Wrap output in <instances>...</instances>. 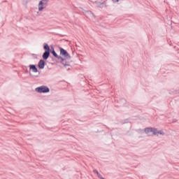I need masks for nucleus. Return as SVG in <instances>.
<instances>
[{
    "mask_svg": "<svg viewBox=\"0 0 179 179\" xmlns=\"http://www.w3.org/2000/svg\"><path fill=\"white\" fill-rule=\"evenodd\" d=\"M50 52L55 57V58H57L59 59V62L62 64L64 66H66V64L64 63V59L61 56H58L57 52H55V50H54V48L52 46L50 47L48 44L45 45V59H48V57H50Z\"/></svg>",
    "mask_w": 179,
    "mask_h": 179,
    "instance_id": "1",
    "label": "nucleus"
},
{
    "mask_svg": "<svg viewBox=\"0 0 179 179\" xmlns=\"http://www.w3.org/2000/svg\"><path fill=\"white\" fill-rule=\"evenodd\" d=\"M60 55H62V57H64V62L65 59H71V55L68 54V52L65 50L64 48H60Z\"/></svg>",
    "mask_w": 179,
    "mask_h": 179,
    "instance_id": "2",
    "label": "nucleus"
},
{
    "mask_svg": "<svg viewBox=\"0 0 179 179\" xmlns=\"http://www.w3.org/2000/svg\"><path fill=\"white\" fill-rule=\"evenodd\" d=\"M152 135H155V136H159V135H165L164 131L162 129H158L156 128H153L152 130Z\"/></svg>",
    "mask_w": 179,
    "mask_h": 179,
    "instance_id": "3",
    "label": "nucleus"
},
{
    "mask_svg": "<svg viewBox=\"0 0 179 179\" xmlns=\"http://www.w3.org/2000/svg\"><path fill=\"white\" fill-rule=\"evenodd\" d=\"M35 92H36V93H45V86L43 85V86L36 87L35 89Z\"/></svg>",
    "mask_w": 179,
    "mask_h": 179,
    "instance_id": "4",
    "label": "nucleus"
},
{
    "mask_svg": "<svg viewBox=\"0 0 179 179\" xmlns=\"http://www.w3.org/2000/svg\"><path fill=\"white\" fill-rule=\"evenodd\" d=\"M85 15L86 17H88V19H94V17H96L92 11H85Z\"/></svg>",
    "mask_w": 179,
    "mask_h": 179,
    "instance_id": "5",
    "label": "nucleus"
},
{
    "mask_svg": "<svg viewBox=\"0 0 179 179\" xmlns=\"http://www.w3.org/2000/svg\"><path fill=\"white\" fill-rule=\"evenodd\" d=\"M145 134L147 135H153V127H147L144 129Z\"/></svg>",
    "mask_w": 179,
    "mask_h": 179,
    "instance_id": "6",
    "label": "nucleus"
},
{
    "mask_svg": "<svg viewBox=\"0 0 179 179\" xmlns=\"http://www.w3.org/2000/svg\"><path fill=\"white\" fill-rule=\"evenodd\" d=\"M38 66L40 69H44V66H45V62L44 60L41 59L38 62Z\"/></svg>",
    "mask_w": 179,
    "mask_h": 179,
    "instance_id": "7",
    "label": "nucleus"
},
{
    "mask_svg": "<svg viewBox=\"0 0 179 179\" xmlns=\"http://www.w3.org/2000/svg\"><path fill=\"white\" fill-rule=\"evenodd\" d=\"M30 69H31L33 72H34L35 73H36V72H38L37 67H36V65L34 64L30 65Z\"/></svg>",
    "mask_w": 179,
    "mask_h": 179,
    "instance_id": "8",
    "label": "nucleus"
},
{
    "mask_svg": "<svg viewBox=\"0 0 179 179\" xmlns=\"http://www.w3.org/2000/svg\"><path fill=\"white\" fill-rule=\"evenodd\" d=\"M43 1H41L38 4V10H43Z\"/></svg>",
    "mask_w": 179,
    "mask_h": 179,
    "instance_id": "9",
    "label": "nucleus"
},
{
    "mask_svg": "<svg viewBox=\"0 0 179 179\" xmlns=\"http://www.w3.org/2000/svg\"><path fill=\"white\" fill-rule=\"evenodd\" d=\"M50 92V89L48 87H45V93H48Z\"/></svg>",
    "mask_w": 179,
    "mask_h": 179,
    "instance_id": "10",
    "label": "nucleus"
},
{
    "mask_svg": "<svg viewBox=\"0 0 179 179\" xmlns=\"http://www.w3.org/2000/svg\"><path fill=\"white\" fill-rule=\"evenodd\" d=\"M114 3H117V2H120V0H112Z\"/></svg>",
    "mask_w": 179,
    "mask_h": 179,
    "instance_id": "11",
    "label": "nucleus"
},
{
    "mask_svg": "<svg viewBox=\"0 0 179 179\" xmlns=\"http://www.w3.org/2000/svg\"><path fill=\"white\" fill-rule=\"evenodd\" d=\"M43 59H45V52H44L43 54Z\"/></svg>",
    "mask_w": 179,
    "mask_h": 179,
    "instance_id": "12",
    "label": "nucleus"
},
{
    "mask_svg": "<svg viewBox=\"0 0 179 179\" xmlns=\"http://www.w3.org/2000/svg\"><path fill=\"white\" fill-rule=\"evenodd\" d=\"M43 49L45 50V43H43Z\"/></svg>",
    "mask_w": 179,
    "mask_h": 179,
    "instance_id": "13",
    "label": "nucleus"
},
{
    "mask_svg": "<svg viewBox=\"0 0 179 179\" xmlns=\"http://www.w3.org/2000/svg\"><path fill=\"white\" fill-rule=\"evenodd\" d=\"M42 1H45V0H42Z\"/></svg>",
    "mask_w": 179,
    "mask_h": 179,
    "instance_id": "14",
    "label": "nucleus"
}]
</instances>
